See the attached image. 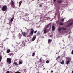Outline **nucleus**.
I'll return each mask as SVG.
<instances>
[{
  "instance_id": "obj_1",
  "label": "nucleus",
  "mask_w": 73,
  "mask_h": 73,
  "mask_svg": "<svg viewBox=\"0 0 73 73\" xmlns=\"http://www.w3.org/2000/svg\"><path fill=\"white\" fill-rule=\"evenodd\" d=\"M7 6L4 5L2 7L1 9L3 11H5L7 10Z\"/></svg>"
},
{
  "instance_id": "obj_2",
  "label": "nucleus",
  "mask_w": 73,
  "mask_h": 73,
  "mask_svg": "<svg viewBox=\"0 0 73 73\" xmlns=\"http://www.w3.org/2000/svg\"><path fill=\"white\" fill-rule=\"evenodd\" d=\"M11 5L13 8H15V4L14 3V2L13 1H12L11 2Z\"/></svg>"
},
{
  "instance_id": "obj_3",
  "label": "nucleus",
  "mask_w": 73,
  "mask_h": 73,
  "mask_svg": "<svg viewBox=\"0 0 73 73\" xmlns=\"http://www.w3.org/2000/svg\"><path fill=\"white\" fill-rule=\"evenodd\" d=\"M11 60L12 59L10 58H7V63L10 64L11 63Z\"/></svg>"
},
{
  "instance_id": "obj_4",
  "label": "nucleus",
  "mask_w": 73,
  "mask_h": 73,
  "mask_svg": "<svg viewBox=\"0 0 73 73\" xmlns=\"http://www.w3.org/2000/svg\"><path fill=\"white\" fill-rule=\"evenodd\" d=\"M31 32L30 33V34L31 35H33L34 33V30L33 29L31 28Z\"/></svg>"
},
{
  "instance_id": "obj_5",
  "label": "nucleus",
  "mask_w": 73,
  "mask_h": 73,
  "mask_svg": "<svg viewBox=\"0 0 73 73\" xmlns=\"http://www.w3.org/2000/svg\"><path fill=\"white\" fill-rule=\"evenodd\" d=\"M46 30H47V28H45L43 30L44 33L45 34L47 33V31H46Z\"/></svg>"
},
{
  "instance_id": "obj_6",
  "label": "nucleus",
  "mask_w": 73,
  "mask_h": 73,
  "mask_svg": "<svg viewBox=\"0 0 73 73\" xmlns=\"http://www.w3.org/2000/svg\"><path fill=\"white\" fill-rule=\"evenodd\" d=\"M22 34L23 35V36L24 37H25L27 35V33L22 32Z\"/></svg>"
},
{
  "instance_id": "obj_7",
  "label": "nucleus",
  "mask_w": 73,
  "mask_h": 73,
  "mask_svg": "<svg viewBox=\"0 0 73 73\" xmlns=\"http://www.w3.org/2000/svg\"><path fill=\"white\" fill-rule=\"evenodd\" d=\"M36 35H35L33 37V38H32V41H35V39H36Z\"/></svg>"
},
{
  "instance_id": "obj_8",
  "label": "nucleus",
  "mask_w": 73,
  "mask_h": 73,
  "mask_svg": "<svg viewBox=\"0 0 73 73\" xmlns=\"http://www.w3.org/2000/svg\"><path fill=\"white\" fill-rule=\"evenodd\" d=\"M51 25H52V24L50 23H49L47 25L46 27V28L47 29V28H49V27H51Z\"/></svg>"
},
{
  "instance_id": "obj_9",
  "label": "nucleus",
  "mask_w": 73,
  "mask_h": 73,
  "mask_svg": "<svg viewBox=\"0 0 73 73\" xmlns=\"http://www.w3.org/2000/svg\"><path fill=\"white\" fill-rule=\"evenodd\" d=\"M23 64V60H21L19 62V65H21V64Z\"/></svg>"
},
{
  "instance_id": "obj_10",
  "label": "nucleus",
  "mask_w": 73,
  "mask_h": 73,
  "mask_svg": "<svg viewBox=\"0 0 73 73\" xmlns=\"http://www.w3.org/2000/svg\"><path fill=\"white\" fill-rule=\"evenodd\" d=\"M62 2V0H58L57 1V3L58 4H61Z\"/></svg>"
},
{
  "instance_id": "obj_11",
  "label": "nucleus",
  "mask_w": 73,
  "mask_h": 73,
  "mask_svg": "<svg viewBox=\"0 0 73 73\" xmlns=\"http://www.w3.org/2000/svg\"><path fill=\"white\" fill-rule=\"evenodd\" d=\"M55 26L54 25H53L52 27V31H54L55 30Z\"/></svg>"
},
{
  "instance_id": "obj_12",
  "label": "nucleus",
  "mask_w": 73,
  "mask_h": 73,
  "mask_svg": "<svg viewBox=\"0 0 73 73\" xmlns=\"http://www.w3.org/2000/svg\"><path fill=\"white\" fill-rule=\"evenodd\" d=\"M48 42V44H50V43H51V42H52V40L49 39Z\"/></svg>"
},
{
  "instance_id": "obj_13",
  "label": "nucleus",
  "mask_w": 73,
  "mask_h": 73,
  "mask_svg": "<svg viewBox=\"0 0 73 73\" xmlns=\"http://www.w3.org/2000/svg\"><path fill=\"white\" fill-rule=\"evenodd\" d=\"M40 32L38 31L37 33L36 36H40Z\"/></svg>"
},
{
  "instance_id": "obj_14",
  "label": "nucleus",
  "mask_w": 73,
  "mask_h": 73,
  "mask_svg": "<svg viewBox=\"0 0 73 73\" xmlns=\"http://www.w3.org/2000/svg\"><path fill=\"white\" fill-rule=\"evenodd\" d=\"M10 52H11V50H10V49H8L7 50L6 52L7 53H9Z\"/></svg>"
},
{
  "instance_id": "obj_15",
  "label": "nucleus",
  "mask_w": 73,
  "mask_h": 73,
  "mask_svg": "<svg viewBox=\"0 0 73 73\" xmlns=\"http://www.w3.org/2000/svg\"><path fill=\"white\" fill-rule=\"evenodd\" d=\"M73 24V23L71 22L68 25H67V27H68L70 25H72Z\"/></svg>"
},
{
  "instance_id": "obj_16",
  "label": "nucleus",
  "mask_w": 73,
  "mask_h": 73,
  "mask_svg": "<svg viewBox=\"0 0 73 73\" xmlns=\"http://www.w3.org/2000/svg\"><path fill=\"white\" fill-rule=\"evenodd\" d=\"M62 30H64V31H66V29H67L65 28H64V27H63L62 28Z\"/></svg>"
},
{
  "instance_id": "obj_17",
  "label": "nucleus",
  "mask_w": 73,
  "mask_h": 73,
  "mask_svg": "<svg viewBox=\"0 0 73 73\" xmlns=\"http://www.w3.org/2000/svg\"><path fill=\"white\" fill-rule=\"evenodd\" d=\"M2 56H1V55H0V61H1V60H2Z\"/></svg>"
},
{
  "instance_id": "obj_18",
  "label": "nucleus",
  "mask_w": 73,
  "mask_h": 73,
  "mask_svg": "<svg viewBox=\"0 0 73 73\" xmlns=\"http://www.w3.org/2000/svg\"><path fill=\"white\" fill-rule=\"evenodd\" d=\"M62 29V27H60L58 29L59 32H61V30Z\"/></svg>"
},
{
  "instance_id": "obj_19",
  "label": "nucleus",
  "mask_w": 73,
  "mask_h": 73,
  "mask_svg": "<svg viewBox=\"0 0 73 73\" xmlns=\"http://www.w3.org/2000/svg\"><path fill=\"white\" fill-rule=\"evenodd\" d=\"M25 45V43L23 42L22 44V46H24Z\"/></svg>"
},
{
  "instance_id": "obj_20",
  "label": "nucleus",
  "mask_w": 73,
  "mask_h": 73,
  "mask_svg": "<svg viewBox=\"0 0 73 73\" xmlns=\"http://www.w3.org/2000/svg\"><path fill=\"white\" fill-rule=\"evenodd\" d=\"M61 64H62V65H63L64 64V60H62V62H60Z\"/></svg>"
},
{
  "instance_id": "obj_21",
  "label": "nucleus",
  "mask_w": 73,
  "mask_h": 73,
  "mask_svg": "<svg viewBox=\"0 0 73 73\" xmlns=\"http://www.w3.org/2000/svg\"><path fill=\"white\" fill-rule=\"evenodd\" d=\"M22 2L21 1H20L19 2V6L20 7V5H21V3H22Z\"/></svg>"
},
{
  "instance_id": "obj_22",
  "label": "nucleus",
  "mask_w": 73,
  "mask_h": 73,
  "mask_svg": "<svg viewBox=\"0 0 73 73\" xmlns=\"http://www.w3.org/2000/svg\"><path fill=\"white\" fill-rule=\"evenodd\" d=\"M14 19V18L13 17L11 19L10 22H12V21H13V20Z\"/></svg>"
},
{
  "instance_id": "obj_23",
  "label": "nucleus",
  "mask_w": 73,
  "mask_h": 73,
  "mask_svg": "<svg viewBox=\"0 0 73 73\" xmlns=\"http://www.w3.org/2000/svg\"><path fill=\"white\" fill-rule=\"evenodd\" d=\"M59 24L60 25H64V23H62V22H60L59 23Z\"/></svg>"
},
{
  "instance_id": "obj_24",
  "label": "nucleus",
  "mask_w": 73,
  "mask_h": 73,
  "mask_svg": "<svg viewBox=\"0 0 73 73\" xmlns=\"http://www.w3.org/2000/svg\"><path fill=\"white\" fill-rule=\"evenodd\" d=\"M70 62V61L69 60H68L66 62V64L67 65H68V64H69V63Z\"/></svg>"
},
{
  "instance_id": "obj_25",
  "label": "nucleus",
  "mask_w": 73,
  "mask_h": 73,
  "mask_svg": "<svg viewBox=\"0 0 73 73\" xmlns=\"http://www.w3.org/2000/svg\"><path fill=\"white\" fill-rule=\"evenodd\" d=\"M13 64H15V65H16V66L17 65H18V64H17V63L15 62H14Z\"/></svg>"
},
{
  "instance_id": "obj_26",
  "label": "nucleus",
  "mask_w": 73,
  "mask_h": 73,
  "mask_svg": "<svg viewBox=\"0 0 73 73\" xmlns=\"http://www.w3.org/2000/svg\"><path fill=\"white\" fill-rule=\"evenodd\" d=\"M35 52L32 54V56L33 57H34V56H35Z\"/></svg>"
},
{
  "instance_id": "obj_27",
  "label": "nucleus",
  "mask_w": 73,
  "mask_h": 73,
  "mask_svg": "<svg viewBox=\"0 0 73 73\" xmlns=\"http://www.w3.org/2000/svg\"><path fill=\"white\" fill-rule=\"evenodd\" d=\"M46 62L47 63V64H49V61L48 60H47V61H46Z\"/></svg>"
},
{
  "instance_id": "obj_28",
  "label": "nucleus",
  "mask_w": 73,
  "mask_h": 73,
  "mask_svg": "<svg viewBox=\"0 0 73 73\" xmlns=\"http://www.w3.org/2000/svg\"><path fill=\"white\" fill-rule=\"evenodd\" d=\"M61 21L62 22H63L64 21V19L63 18V19L61 20Z\"/></svg>"
},
{
  "instance_id": "obj_29",
  "label": "nucleus",
  "mask_w": 73,
  "mask_h": 73,
  "mask_svg": "<svg viewBox=\"0 0 73 73\" xmlns=\"http://www.w3.org/2000/svg\"><path fill=\"white\" fill-rule=\"evenodd\" d=\"M15 73H21V72L19 71H17Z\"/></svg>"
},
{
  "instance_id": "obj_30",
  "label": "nucleus",
  "mask_w": 73,
  "mask_h": 73,
  "mask_svg": "<svg viewBox=\"0 0 73 73\" xmlns=\"http://www.w3.org/2000/svg\"><path fill=\"white\" fill-rule=\"evenodd\" d=\"M60 56H58L57 58L56 59V60H58V58H60Z\"/></svg>"
},
{
  "instance_id": "obj_31",
  "label": "nucleus",
  "mask_w": 73,
  "mask_h": 73,
  "mask_svg": "<svg viewBox=\"0 0 73 73\" xmlns=\"http://www.w3.org/2000/svg\"><path fill=\"white\" fill-rule=\"evenodd\" d=\"M37 32V30H36V31H34L35 33H36Z\"/></svg>"
},
{
  "instance_id": "obj_32",
  "label": "nucleus",
  "mask_w": 73,
  "mask_h": 73,
  "mask_svg": "<svg viewBox=\"0 0 73 73\" xmlns=\"http://www.w3.org/2000/svg\"><path fill=\"white\" fill-rule=\"evenodd\" d=\"M39 63V62H36L35 63V64L36 65V64H38V63Z\"/></svg>"
},
{
  "instance_id": "obj_33",
  "label": "nucleus",
  "mask_w": 73,
  "mask_h": 73,
  "mask_svg": "<svg viewBox=\"0 0 73 73\" xmlns=\"http://www.w3.org/2000/svg\"><path fill=\"white\" fill-rule=\"evenodd\" d=\"M71 54H73V50H72L71 52Z\"/></svg>"
},
{
  "instance_id": "obj_34",
  "label": "nucleus",
  "mask_w": 73,
  "mask_h": 73,
  "mask_svg": "<svg viewBox=\"0 0 73 73\" xmlns=\"http://www.w3.org/2000/svg\"><path fill=\"white\" fill-rule=\"evenodd\" d=\"M28 15H29L28 14H26L25 15V16H28Z\"/></svg>"
},
{
  "instance_id": "obj_35",
  "label": "nucleus",
  "mask_w": 73,
  "mask_h": 73,
  "mask_svg": "<svg viewBox=\"0 0 73 73\" xmlns=\"http://www.w3.org/2000/svg\"><path fill=\"white\" fill-rule=\"evenodd\" d=\"M51 73H53V71L51 70Z\"/></svg>"
},
{
  "instance_id": "obj_36",
  "label": "nucleus",
  "mask_w": 73,
  "mask_h": 73,
  "mask_svg": "<svg viewBox=\"0 0 73 73\" xmlns=\"http://www.w3.org/2000/svg\"><path fill=\"white\" fill-rule=\"evenodd\" d=\"M6 73H9V71H7V72H6Z\"/></svg>"
},
{
  "instance_id": "obj_37",
  "label": "nucleus",
  "mask_w": 73,
  "mask_h": 73,
  "mask_svg": "<svg viewBox=\"0 0 73 73\" xmlns=\"http://www.w3.org/2000/svg\"><path fill=\"white\" fill-rule=\"evenodd\" d=\"M39 7H42V5H39Z\"/></svg>"
},
{
  "instance_id": "obj_38",
  "label": "nucleus",
  "mask_w": 73,
  "mask_h": 73,
  "mask_svg": "<svg viewBox=\"0 0 73 73\" xmlns=\"http://www.w3.org/2000/svg\"><path fill=\"white\" fill-rule=\"evenodd\" d=\"M56 0H54V2H56Z\"/></svg>"
},
{
  "instance_id": "obj_39",
  "label": "nucleus",
  "mask_w": 73,
  "mask_h": 73,
  "mask_svg": "<svg viewBox=\"0 0 73 73\" xmlns=\"http://www.w3.org/2000/svg\"><path fill=\"white\" fill-rule=\"evenodd\" d=\"M40 62H42L41 59H40Z\"/></svg>"
},
{
  "instance_id": "obj_40",
  "label": "nucleus",
  "mask_w": 73,
  "mask_h": 73,
  "mask_svg": "<svg viewBox=\"0 0 73 73\" xmlns=\"http://www.w3.org/2000/svg\"><path fill=\"white\" fill-rule=\"evenodd\" d=\"M25 70H26V69H24V72H25Z\"/></svg>"
},
{
  "instance_id": "obj_41",
  "label": "nucleus",
  "mask_w": 73,
  "mask_h": 73,
  "mask_svg": "<svg viewBox=\"0 0 73 73\" xmlns=\"http://www.w3.org/2000/svg\"><path fill=\"white\" fill-rule=\"evenodd\" d=\"M21 32H22V30H21Z\"/></svg>"
},
{
  "instance_id": "obj_42",
  "label": "nucleus",
  "mask_w": 73,
  "mask_h": 73,
  "mask_svg": "<svg viewBox=\"0 0 73 73\" xmlns=\"http://www.w3.org/2000/svg\"><path fill=\"white\" fill-rule=\"evenodd\" d=\"M72 73H73V71H72Z\"/></svg>"
},
{
  "instance_id": "obj_43",
  "label": "nucleus",
  "mask_w": 73,
  "mask_h": 73,
  "mask_svg": "<svg viewBox=\"0 0 73 73\" xmlns=\"http://www.w3.org/2000/svg\"><path fill=\"white\" fill-rule=\"evenodd\" d=\"M56 54H58L57 53H56Z\"/></svg>"
},
{
  "instance_id": "obj_44",
  "label": "nucleus",
  "mask_w": 73,
  "mask_h": 73,
  "mask_svg": "<svg viewBox=\"0 0 73 73\" xmlns=\"http://www.w3.org/2000/svg\"><path fill=\"white\" fill-rule=\"evenodd\" d=\"M48 18L49 19H50V18H49V17H48Z\"/></svg>"
},
{
  "instance_id": "obj_45",
  "label": "nucleus",
  "mask_w": 73,
  "mask_h": 73,
  "mask_svg": "<svg viewBox=\"0 0 73 73\" xmlns=\"http://www.w3.org/2000/svg\"><path fill=\"white\" fill-rule=\"evenodd\" d=\"M45 69V68H44V69Z\"/></svg>"
}]
</instances>
